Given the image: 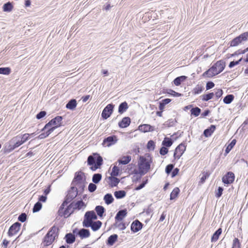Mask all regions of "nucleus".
<instances>
[{
	"instance_id": "obj_1",
	"label": "nucleus",
	"mask_w": 248,
	"mask_h": 248,
	"mask_svg": "<svg viewBox=\"0 0 248 248\" xmlns=\"http://www.w3.org/2000/svg\"><path fill=\"white\" fill-rule=\"evenodd\" d=\"M152 162L151 157L148 155L140 156L138 161V170L135 172L143 175L150 169L151 164Z\"/></svg>"
},
{
	"instance_id": "obj_2",
	"label": "nucleus",
	"mask_w": 248,
	"mask_h": 248,
	"mask_svg": "<svg viewBox=\"0 0 248 248\" xmlns=\"http://www.w3.org/2000/svg\"><path fill=\"white\" fill-rule=\"evenodd\" d=\"M225 63H215L207 71L203 74V76L212 77L220 73L224 68Z\"/></svg>"
},
{
	"instance_id": "obj_3",
	"label": "nucleus",
	"mask_w": 248,
	"mask_h": 248,
	"mask_svg": "<svg viewBox=\"0 0 248 248\" xmlns=\"http://www.w3.org/2000/svg\"><path fill=\"white\" fill-rule=\"evenodd\" d=\"M58 229L55 226L51 228L44 238L43 243L45 246L51 245L58 236Z\"/></svg>"
},
{
	"instance_id": "obj_4",
	"label": "nucleus",
	"mask_w": 248,
	"mask_h": 248,
	"mask_svg": "<svg viewBox=\"0 0 248 248\" xmlns=\"http://www.w3.org/2000/svg\"><path fill=\"white\" fill-rule=\"evenodd\" d=\"M62 116H58L56 117L46 124L42 131H44L46 129H49L52 130V132H53L55 129L62 125Z\"/></svg>"
},
{
	"instance_id": "obj_5",
	"label": "nucleus",
	"mask_w": 248,
	"mask_h": 248,
	"mask_svg": "<svg viewBox=\"0 0 248 248\" xmlns=\"http://www.w3.org/2000/svg\"><path fill=\"white\" fill-rule=\"evenodd\" d=\"M84 175L81 171L76 172L72 182V185L78 188H83L84 187Z\"/></svg>"
},
{
	"instance_id": "obj_6",
	"label": "nucleus",
	"mask_w": 248,
	"mask_h": 248,
	"mask_svg": "<svg viewBox=\"0 0 248 248\" xmlns=\"http://www.w3.org/2000/svg\"><path fill=\"white\" fill-rule=\"evenodd\" d=\"M97 218V216L93 211L87 212L84 215L83 226L85 227H90L91 222L93 220H96Z\"/></svg>"
},
{
	"instance_id": "obj_7",
	"label": "nucleus",
	"mask_w": 248,
	"mask_h": 248,
	"mask_svg": "<svg viewBox=\"0 0 248 248\" xmlns=\"http://www.w3.org/2000/svg\"><path fill=\"white\" fill-rule=\"evenodd\" d=\"M248 40V31L245 32L238 36L234 38L230 42L231 46H236L241 44L242 42Z\"/></svg>"
},
{
	"instance_id": "obj_8",
	"label": "nucleus",
	"mask_w": 248,
	"mask_h": 248,
	"mask_svg": "<svg viewBox=\"0 0 248 248\" xmlns=\"http://www.w3.org/2000/svg\"><path fill=\"white\" fill-rule=\"evenodd\" d=\"M23 143L21 141V138L19 136H16L13 138L9 142L8 145L7 146V149L9 151L14 150L16 148L18 147L19 146L22 145Z\"/></svg>"
},
{
	"instance_id": "obj_9",
	"label": "nucleus",
	"mask_w": 248,
	"mask_h": 248,
	"mask_svg": "<svg viewBox=\"0 0 248 248\" xmlns=\"http://www.w3.org/2000/svg\"><path fill=\"white\" fill-rule=\"evenodd\" d=\"M75 186L71 187L70 190H69L66 197V202H70L73 199L76 198L78 195V188Z\"/></svg>"
},
{
	"instance_id": "obj_10",
	"label": "nucleus",
	"mask_w": 248,
	"mask_h": 248,
	"mask_svg": "<svg viewBox=\"0 0 248 248\" xmlns=\"http://www.w3.org/2000/svg\"><path fill=\"white\" fill-rule=\"evenodd\" d=\"M21 227V224L19 222H16L13 224L9 228L8 235L9 236L11 237L17 234L19 232Z\"/></svg>"
},
{
	"instance_id": "obj_11",
	"label": "nucleus",
	"mask_w": 248,
	"mask_h": 248,
	"mask_svg": "<svg viewBox=\"0 0 248 248\" xmlns=\"http://www.w3.org/2000/svg\"><path fill=\"white\" fill-rule=\"evenodd\" d=\"M114 106L113 105L109 104L104 108L102 113V117L104 119H107L110 116L113 112Z\"/></svg>"
},
{
	"instance_id": "obj_12",
	"label": "nucleus",
	"mask_w": 248,
	"mask_h": 248,
	"mask_svg": "<svg viewBox=\"0 0 248 248\" xmlns=\"http://www.w3.org/2000/svg\"><path fill=\"white\" fill-rule=\"evenodd\" d=\"M186 149V146L184 144H179L175 149L174 153V157L175 159H179L183 154Z\"/></svg>"
},
{
	"instance_id": "obj_13",
	"label": "nucleus",
	"mask_w": 248,
	"mask_h": 248,
	"mask_svg": "<svg viewBox=\"0 0 248 248\" xmlns=\"http://www.w3.org/2000/svg\"><path fill=\"white\" fill-rule=\"evenodd\" d=\"M235 176L233 172H228L222 178V182L224 184H232L234 180Z\"/></svg>"
},
{
	"instance_id": "obj_14",
	"label": "nucleus",
	"mask_w": 248,
	"mask_h": 248,
	"mask_svg": "<svg viewBox=\"0 0 248 248\" xmlns=\"http://www.w3.org/2000/svg\"><path fill=\"white\" fill-rule=\"evenodd\" d=\"M116 141L117 138L116 136H109L104 140L103 145L104 146L109 147L112 145L114 144Z\"/></svg>"
},
{
	"instance_id": "obj_15",
	"label": "nucleus",
	"mask_w": 248,
	"mask_h": 248,
	"mask_svg": "<svg viewBox=\"0 0 248 248\" xmlns=\"http://www.w3.org/2000/svg\"><path fill=\"white\" fill-rule=\"evenodd\" d=\"M142 223L138 220L134 221L131 226V229L134 232H137L142 228Z\"/></svg>"
},
{
	"instance_id": "obj_16",
	"label": "nucleus",
	"mask_w": 248,
	"mask_h": 248,
	"mask_svg": "<svg viewBox=\"0 0 248 248\" xmlns=\"http://www.w3.org/2000/svg\"><path fill=\"white\" fill-rule=\"evenodd\" d=\"M71 206L73 207V209L80 210L86 206L85 203L82 201H79L76 202H72Z\"/></svg>"
},
{
	"instance_id": "obj_17",
	"label": "nucleus",
	"mask_w": 248,
	"mask_h": 248,
	"mask_svg": "<svg viewBox=\"0 0 248 248\" xmlns=\"http://www.w3.org/2000/svg\"><path fill=\"white\" fill-rule=\"evenodd\" d=\"M139 130L143 132H147L154 131L155 128L149 124H145L140 125Z\"/></svg>"
},
{
	"instance_id": "obj_18",
	"label": "nucleus",
	"mask_w": 248,
	"mask_h": 248,
	"mask_svg": "<svg viewBox=\"0 0 248 248\" xmlns=\"http://www.w3.org/2000/svg\"><path fill=\"white\" fill-rule=\"evenodd\" d=\"M131 121L129 117H124L119 123V126L122 128H125L129 125Z\"/></svg>"
},
{
	"instance_id": "obj_19",
	"label": "nucleus",
	"mask_w": 248,
	"mask_h": 248,
	"mask_svg": "<svg viewBox=\"0 0 248 248\" xmlns=\"http://www.w3.org/2000/svg\"><path fill=\"white\" fill-rule=\"evenodd\" d=\"M108 184L111 187L116 186L120 182V180L115 176H111L108 177Z\"/></svg>"
},
{
	"instance_id": "obj_20",
	"label": "nucleus",
	"mask_w": 248,
	"mask_h": 248,
	"mask_svg": "<svg viewBox=\"0 0 248 248\" xmlns=\"http://www.w3.org/2000/svg\"><path fill=\"white\" fill-rule=\"evenodd\" d=\"M74 210V209H73L72 206H71V204H70L60 215L63 216L65 217H67L73 212Z\"/></svg>"
},
{
	"instance_id": "obj_21",
	"label": "nucleus",
	"mask_w": 248,
	"mask_h": 248,
	"mask_svg": "<svg viewBox=\"0 0 248 248\" xmlns=\"http://www.w3.org/2000/svg\"><path fill=\"white\" fill-rule=\"evenodd\" d=\"M127 214L126 210H122L119 211L115 216V219L117 220H122Z\"/></svg>"
},
{
	"instance_id": "obj_22",
	"label": "nucleus",
	"mask_w": 248,
	"mask_h": 248,
	"mask_svg": "<svg viewBox=\"0 0 248 248\" xmlns=\"http://www.w3.org/2000/svg\"><path fill=\"white\" fill-rule=\"evenodd\" d=\"M216 129V126L214 125H211L209 128L204 131L203 134L206 137L211 136L212 133Z\"/></svg>"
},
{
	"instance_id": "obj_23",
	"label": "nucleus",
	"mask_w": 248,
	"mask_h": 248,
	"mask_svg": "<svg viewBox=\"0 0 248 248\" xmlns=\"http://www.w3.org/2000/svg\"><path fill=\"white\" fill-rule=\"evenodd\" d=\"M131 160V157L130 155L124 156L118 160L119 164L126 165Z\"/></svg>"
},
{
	"instance_id": "obj_24",
	"label": "nucleus",
	"mask_w": 248,
	"mask_h": 248,
	"mask_svg": "<svg viewBox=\"0 0 248 248\" xmlns=\"http://www.w3.org/2000/svg\"><path fill=\"white\" fill-rule=\"evenodd\" d=\"M102 222L100 221H97L95 222H91V225L90 227H91L93 231L98 230L101 226Z\"/></svg>"
},
{
	"instance_id": "obj_25",
	"label": "nucleus",
	"mask_w": 248,
	"mask_h": 248,
	"mask_svg": "<svg viewBox=\"0 0 248 248\" xmlns=\"http://www.w3.org/2000/svg\"><path fill=\"white\" fill-rule=\"evenodd\" d=\"M78 234L82 238H87L90 236V232L88 230L82 229L78 232Z\"/></svg>"
},
{
	"instance_id": "obj_26",
	"label": "nucleus",
	"mask_w": 248,
	"mask_h": 248,
	"mask_svg": "<svg viewBox=\"0 0 248 248\" xmlns=\"http://www.w3.org/2000/svg\"><path fill=\"white\" fill-rule=\"evenodd\" d=\"M128 104L126 102L122 103L119 106L118 111L122 114L125 112L128 108Z\"/></svg>"
},
{
	"instance_id": "obj_27",
	"label": "nucleus",
	"mask_w": 248,
	"mask_h": 248,
	"mask_svg": "<svg viewBox=\"0 0 248 248\" xmlns=\"http://www.w3.org/2000/svg\"><path fill=\"white\" fill-rule=\"evenodd\" d=\"M118 235L116 234L110 235L108 239L107 244L109 246H112L116 241Z\"/></svg>"
},
{
	"instance_id": "obj_28",
	"label": "nucleus",
	"mask_w": 248,
	"mask_h": 248,
	"mask_svg": "<svg viewBox=\"0 0 248 248\" xmlns=\"http://www.w3.org/2000/svg\"><path fill=\"white\" fill-rule=\"evenodd\" d=\"M66 241L68 244H72L75 241V235L71 233H67L65 236Z\"/></svg>"
},
{
	"instance_id": "obj_29",
	"label": "nucleus",
	"mask_w": 248,
	"mask_h": 248,
	"mask_svg": "<svg viewBox=\"0 0 248 248\" xmlns=\"http://www.w3.org/2000/svg\"><path fill=\"white\" fill-rule=\"evenodd\" d=\"M77 103L75 99H72L66 104V107L67 108L73 110L77 106Z\"/></svg>"
},
{
	"instance_id": "obj_30",
	"label": "nucleus",
	"mask_w": 248,
	"mask_h": 248,
	"mask_svg": "<svg viewBox=\"0 0 248 248\" xmlns=\"http://www.w3.org/2000/svg\"><path fill=\"white\" fill-rule=\"evenodd\" d=\"M203 87L201 85L198 84L192 90V93L196 95L201 93L203 90Z\"/></svg>"
},
{
	"instance_id": "obj_31",
	"label": "nucleus",
	"mask_w": 248,
	"mask_h": 248,
	"mask_svg": "<svg viewBox=\"0 0 248 248\" xmlns=\"http://www.w3.org/2000/svg\"><path fill=\"white\" fill-rule=\"evenodd\" d=\"M104 200L105 203L108 205L113 202L114 199L111 194H107L104 197Z\"/></svg>"
},
{
	"instance_id": "obj_32",
	"label": "nucleus",
	"mask_w": 248,
	"mask_h": 248,
	"mask_svg": "<svg viewBox=\"0 0 248 248\" xmlns=\"http://www.w3.org/2000/svg\"><path fill=\"white\" fill-rule=\"evenodd\" d=\"M114 195L116 198L122 199L125 196L126 192L124 190H119L115 191Z\"/></svg>"
},
{
	"instance_id": "obj_33",
	"label": "nucleus",
	"mask_w": 248,
	"mask_h": 248,
	"mask_svg": "<svg viewBox=\"0 0 248 248\" xmlns=\"http://www.w3.org/2000/svg\"><path fill=\"white\" fill-rule=\"evenodd\" d=\"M95 210L97 214L100 217H102L105 210L102 206L98 205L95 207Z\"/></svg>"
},
{
	"instance_id": "obj_34",
	"label": "nucleus",
	"mask_w": 248,
	"mask_h": 248,
	"mask_svg": "<svg viewBox=\"0 0 248 248\" xmlns=\"http://www.w3.org/2000/svg\"><path fill=\"white\" fill-rule=\"evenodd\" d=\"M222 232V230L221 228L218 229L213 235L212 237V242H216L217 241L218 239L219 236L221 234Z\"/></svg>"
},
{
	"instance_id": "obj_35",
	"label": "nucleus",
	"mask_w": 248,
	"mask_h": 248,
	"mask_svg": "<svg viewBox=\"0 0 248 248\" xmlns=\"http://www.w3.org/2000/svg\"><path fill=\"white\" fill-rule=\"evenodd\" d=\"M13 5L12 4L8 2L5 3L3 6V11L4 12H11L13 9Z\"/></svg>"
},
{
	"instance_id": "obj_36",
	"label": "nucleus",
	"mask_w": 248,
	"mask_h": 248,
	"mask_svg": "<svg viewBox=\"0 0 248 248\" xmlns=\"http://www.w3.org/2000/svg\"><path fill=\"white\" fill-rule=\"evenodd\" d=\"M180 192V190L178 187H175L173 189L170 195V199L173 200L175 199L177 196Z\"/></svg>"
},
{
	"instance_id": "obj_37",
	"label": "nucleus",
	"mask_w": 248,
	"mask_h": 248,
	"mask_svg": "<svg viewBox=\"0 0 248 248\" xmlns=\"http://www.w3.org/2000/svg\"><path fill=\"white\" fill-rule=\"evenodd\" d=\"M102 178V175L100 173H95L93 175L92 178L93 182L95 184H98Z\"/></svg>"
},
{
	"instance_id": "obj_38",
	"label": "nucleus",
	"mask_w": 248,
	"mask_h": 248,
	"mask_svg": "<svg viewBox=\"0 0 248 248\" xmlns=\"http://www.w3.org/2000/svg\"><path fill=\"white\" fill-rule=\"evenodd\" d=\"M234 99V96L232 94H229L226 96L223 99V102L226 104H230Z\"/></svg>"
},
{
	"instance_id": "obj_39",
	"label": "nucleus",
	"mask_w": 248,
	"mask_h": 248,
	"mask_svg": "<svg viewBox=\"0 0 248 248\" xmlns=\"http://www.w3.org/2000/svg\"><path fill=\"white\" fill-rule=\"evenodd\" d=\"M172 144V141L169 138H165L162 141V145L166 147H170Z\"/></svg>"
},
{
	"instance_id": "obj_40",
	"label": "nucleus",
	"mask_w": 248,
	"mask_h": 248,
	"mask_svg": "<svg viewBox=\"0 0 248 248\" xmlns=\"http://www.w3.org/2000/svg\"><path fill=\"white\" fill-rule=\"evenodd\" d=\"M235 143H236V140H233L231 141V142L227 146V147L225 150V152L227 154H228L230 152V151L232 149V148L235 145Z\"/></svg>"
},
{
	"instance_id": "obj_41",
	"label": "nucleus",
	"mask_w": 248,
	"mask_h": 248,
	"mask_svg": "<svg viewBox=\"0 0 248 248\" xmlns=\"http://www.w3.org/2000/svg\"><path fill=\"white\" fill-rule=\"evenodd\" d=\"M214 93H211L207 94H203L202 96V100L204 101H207L212 99L214 96Z\"/></svg>"
},
{
	"instance_id": "obj_42",
	"label": "nucleus",
	"mask_w": 248,
	"mask_h": 248,
	"mask_svg": "<svg viewBox=\"0 0 248 248\" xmlns=\"http://www.w3.org/2000/svg\"><path fill=\"white\" fill-rule=\"evenodd\" d=\"M47 129V131L46 132L43 133L39 135V136L38 137V139H44V138L47 137V136H48L52 132V130H51L49 129Z\"/></svg>"
},
{
	"instance_id": "obj_43",
	"label": "nucleus",
	"mask_w": 248,
	"mask_h": 248,
	"mask_svg": "<svg viewBox=\"0 0 248 248\" xmlns=\"http://www.w3.org/2000/svg\"><path fill=\"white\" fill-rule=\"evenodd\" d=\"M185 78H186V77H185V76H181V77H178L174 80V81H173L174 84L176 86H178L181 84V82L183 80H184Z\"/></svg>"
},
{
	"instance_id": "obj_44",
	"label": "nucleus",
	"mask_w": 248,
	"mask_h": 248,
	"mask_svg": "<svg viewBox=\"0 0 248 248\" xmlns=\"http://www.w3.org/2000/svg\"><path fill=\"white\" fill-rule=\"evenodd\" d=\"M201 112V109L198 107L193 108L191 109V113L192 115H193L195 117L199 115Z\"/></svg>"
},
{
	"instance_id": "obj_45",
	"label": "nucleus",
	"mask_w": 248,
	"mask_h": 248,
	"mask_svg": "<svg viewBox=\"0 0 248 248\" xmlns=\"http://www.w3.org/2000/svg\"><path fill=\"white\" fill-rule=\"evenodd\" d=\"M42 206V205L41 203L39 202H38L35 204L33 208V212L35 213L38 212L41 209Z\"/></svg>"
},
{
	"instance_id": "obj_46",
	"label": "nucleus",
	"mask_w": 248,
	"mask_h": 248,
	"mask_svg": "<svg viewBox=\"0 0 248 248\" xmlns=\"http://www.w3.org/2000/svg\"><path fill=\"white\" fill-rule=\"evenodd\" d=\"M94 156H95L96 157V162L95 164L97 165V166L100 167L102 164L103 162V159L102 157L98 155L97 154H94Z\"/></svg>"
},
{
	"instance_id": "obj_47",
	"label": "nucleus",
	"mask_w": 248,
	"mask_h": 248,
	"mask_svg": "<svg viewBox=\"0 0 248 248\" xmlns=\"http://www.w3.org/2000/svg\"><path fill=\"white\" fill-rule=\"evenodd\" d=\"M241 244L238 238H234L233 240L232 248H240Z\"/></svg>"
},
{
	"instance_id": "obj_48",
	"label": "nucleus",
	"mask_w": 248,
	"mask_h": 248,
	"mask_svg": "<svg viewBox=\"0 0 248 248\" xmlns=\"http://www.w3.org/2000/svg\"><path fill=\"white\" fill-rule=\"evenodd\" d=\"M10 73V69L8 67L0 68V74L9 75Z\"/></svg>"
},
{
	"instance_id": "obj_49",
	"label": "nucleus",
	"mask_w": 248,
	"mask_h": 248,
	"mask_svg": "<svg viewBox=\"0 0 248 248\" xmlns=\"http://www.w3.org/2000/svg\"><path fill=\"white\" fill-rule=\"evenodd\" d=\"M19 137L21 138V141L23 144L30 139V135H29V133H25L22 136H19Z\"/></svg>"
},
{
	"instance_id": "obj_50",
	"label": "nucleus",
	"mask_w": 248,
	"mask_h": 248,
	"mask_svg": "<svg viewBox=\"0 0 248 248\" xmlns=\"http://www.w3.org/2000/svg\"><path fill=\"white\" fill-rule=\"evenodd\" d=\"M119 171V168L116 166H114L113 168H112V171L111 172V175L113 176H116L118 175Z\"/></svg>"
},
{
	"instance_id": "obj_51",
	"label": "nucleus",
	"mask_w": 248,
	"mask_h": 248,
	"mask_svg": "<svg viewBox=\"0 0 248 248\" xmlns=\"http://www.w3.org/2000/svg\"><path fill=\"white\" fill-rule=\"evenodd\" d=\"M96 157H94L92 155H90L88 158V164L89 165H93L95 162Z\"/></svg>"
},
{
	"instance_id": "obj_52",
	"label": "nucleus",
	"mask_w": 248,
	"mask_h": 248,
	"mask_svg": "<svg viewBox=\"0 0 248 248\" xmlns=\"http://www.w3.org/2000/svg\"><path fill=\"white\" fill-rule=\"evenodd\" d=\"M155 144L153 140H150L147 145V148L150 150H153L155 148Z\"/></svg>"
},
{
	"instance_id": "obj_53",
	"label": "nucleus",
	"mask_w": 248,
	"mask_h": 248,
	"mask_svg": "<svg viewBox=\"0 0 248 248\" xmlns=\"http://www.w3.org/2000/svg\"><path fill=\"white\" fill-rule=\"evenodd\" d=\"M96 186L93 183H90L88 186V190L90 192H94L96 189Z\"/></svg>"
},
{
	"instance_id": "obj_54",
	"label": "nucleus",
	"mask_w": 248,
	"mask_h": 248,
	"mask_svg": "<svg viewBox=\"0 0 248 248\" xmlns=\"http://www.w3.org/2000/svg\"><path fill=\"white\" fill-rule=\"evenodd\" d=\"M27 215L25 213H22L18 217V220L22 222H24L26 220Z\"/></svg>"
},
{
	"instance_id": "obj_55",
	"label": "nucleus",
	"mask_w": 248,
	"mask_h": 248,
	"mask_svg": "<svg viewBox=\"0 0 248 248\" xmlns=\"http://www.w3.org/2000/svg\"><path fill=\"white\" fill-rule=\"evenodd\" d=\"M69 202H66V200L63 202V203L61 205L59 210V215H61L63 213V209L65 205H66Z\"/></svg>"
},
{
	"instance_id": "obj_56",
	"label": "nucleus",
	"mask_w": 248,
	"mask_h": 248,
	"mask_svg": "<svg viewBox=\"0 0 248 248\" xmlns=\"http://www.w3.org/2000/svg\"><path fill=\"white\" fill-rule=\"evenodd\" d=\"M173 168V165L172 164H169L166 167L165 171L167 174L170 173Z\"/></svg>"
},
{
	"instance_id": "obj_57",
	"label": "nucleus",
	"mask_w": 248,
	"mask_h": 248,
	"mask_svg": "<svg viewBox=\"0 0 248 248\" xmlns=\"http://www.w3.org/2000/svg\"><path fill=\"white\" fill-rule=\"evenodd\" d=\"M168 93L170 94H171L174 96L179 97V96H182V94L177 93V92H175V91L171 90H170L168 92Z\"/></svg>"
},
{
	"instance_id": "obj_58",
	"label": "nucleus",
	"mask_w": 248,
	"mask_h": 248,
	"mask_svg": "<svg viewBox=\"0 0 248 248\" xmlns=\"http://www.w3.org/2000/svg\"><path fill=\"white\" fill-rule=\"evenodd\" d=\"M168 149L165 147H161L160 150V154L163 155H164L166 154H167L168 153Z\"/></svg>"
},
{
	"instance_id": "obj_59",
	"label": "nucleus",
	"mask_w": 248,
	"mask_h": 248,
	"mask_svg": "<svg viewBox=\"0 0 248 248\" xmlns=\"http://www.w3.org/2000/svg\"><path fill=\"white\" fill-rule=\"evenodd\" d=\"M46 115V112L45 111H40L38 114L36 115V118L38 119H40L43 118Z\"/></svg>"
},
{
	"instance_id": "obj_60",
	"label": "nucleus",
	"mask_w": 248,
	"mask_h": 248,
	"mask_svg": "<svg viewBox=\"0 0 248 248\" xmlns=\"http://www.w3.org/2000/svg\"><path fill=\"white\" fill-rule=\"evenodd\" d=\"M215 94L217 98H218L222 96L223 94V91L221 89H218L216 91Z\"/></svg>"
},
{
	"instance_id": "obj_61",
	"label": "nucleus",
	"mask_w": 248,
	"mask_h": 248,
	"mask_svg": "<svg viewBox=\"0 0 248 248\" xmlns=\"http://www.w3.org/2000/svg\"><path fill=\"white\" fill-rule=\"evenodd\" d=\"M214 86H215V84L213 82L209 81L206 83V90H209V89L213 88L214 87Z\"/></svg>"
},
{
	"instance_id": "obj_62",
	"label": "nucleus",
	"mask_w": 248,
	"mask_h": 248,
	"mask_svg": "<svg viewBox=\"0 0 248 248\" xmlns=\"http://www.w3.org/2000/svg\"><path fill=\"white\" fill-rule=\"evenodd\" d=\"M240 56V55H233L232 56L233 57H238V59H233L232 61L231 62H241L242 60V57H240L239 58V56Z\"/></svg>"
},
{
	"instance_id": "obj_63",
	"label": "nucleus",
	"mask_w": 248,
	"mask_h": 248,
	"mask_svg": "<svg viewBox=\"0 0 248 248\" xmlns=\"http://www.w3.org/2000/svg\"><path fill=\"white\" fill-rule=\"evenodd\" d=\"M223 190V189L221 187H218V191L216 194V196L217 198H219L222 195Z\"/></svg>"
},
{
	"instance_id": "obj_64",
	"label": "nucleus",
	"mask_w": 248,
	"mask_h": 248,
	"mask_svg": "<svg viewBox=\"0 0 248 248\" xmlns=\"http://www.w3.org/2000/svg\"><path fill=\"white\" fill-rule=\"evenodd\" d=\"M178 172H179L178 169H177V168L174 169L172 172L171 177H173L175 176L178 173Z\"/></svg>"
}]
</instances>
